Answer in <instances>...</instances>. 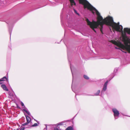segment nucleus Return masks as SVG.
Wrapping results in <instances>:
<instances>
[{
	"mask_svg": "<svg viewBox=\"0 0 130 130\" xmlns=\"http://www.w3.org/2000/svg\"><path fill=\"white\" fill-rule=\"evenodd\" d=\"M70 68H71V72H72V75H73V73H72V66L70 64Z\"/></svg>",
	"mask_w": 130,
	"mask_h": 130,
	"instance_id": "nucleus-16",
	"label": "nucleus"
},
{
	"mask_svg": "<svg viewBox=\"0 0 130 130\" xmlns=\"http://www.w3.org/2000/svg\"><path fill=\"white\" fill-rule=\"evenodd\" d=\"M54 130H59V129L58 128L56 127L54 128Z\"/></svg>",
	"mask_w": 130,
	"mask_h": 130,
	"instance_id": "nucleus-18",
	"label": "nucleus"
},
{
	"mask_svg": "<svg viewBox=\"0 0 130 130\" xmlns=\"http://www.w3.org/2000/svg\"><path fill=\"white\" fill-rule=\"evenodd\" d=\"M84 77L85 79H89V77L86 75H84Z\"/></svg>",
	"mask_w": 130,
	"mask_h": 130,
	"instance_id": "nucleus-11",
	"label": "nucleus"
},
{
	"mask_svg": "<svg viewBox=\"0 0 130 130\" xmlns=\"http://www.w3.org/2000/svg\"><path fill=\"white\" fill-rule=\"evenodd\" d=\"M88 9L91 11L93 14L96 13L97 15L98 22L93 20L92 22H91L88 19H86L88 25L94 31L96 32L94 28H99L103 33V25L105 24L109 27L111 31L112 29L114 32L116 31L121 33V36L118 40H111V42L117 46V47H115L116 48L119 49L121 48L125 51H123L125 53H126L127 51L130 53V29L124 28L123 31V27L121 25H119V22L117 23L114 22L111 17L108 16L103 19L100 13L90 4Z\"/></svg>",
	"mask_w": 130,
	"mask_h": 130,
	"instance_id": "nucleus-1",
	"label": "nucleus"
},
{
	"mask_svg": "<svg viewBox=\"0 0 130 130\" xmlns=\"http://www.w3.org/2000/svg\"><path fill=\"white\" fill-rule=\"evenodd\" d=\"M38 125V124L37 123H35L32 126H36Z\"/></svg>",
	"mask_w": 130,
	"mask_h": 130,
	"instance_id": "nucleus-14",
	"label": "nucleus"
},
{
	"mask_svg": "<svg viewBox=\"0 0 130 130\" xmlns=\"http://www.w3.org/2000/svg\"><path fill=\"white\" fill-rule=\"evenodd\" d=\"M10 37L11 36V32H10Z\"/></svg>",
	"mask_w": 130,
	"mask_h": 130,
	"instance_id": "nucleus-22",
	"label": "nucleus"
},
{
	"mask_svg": "<svg viewBox=\"0 0 130 130\" xmlns=\"http://www.w3.org/2000/svg\"><path fill=\"white\" fill-rule=\"evenodd\" d=\"M46 128L47 129V126L46 127Z\"/></svg>",
	"mask_w": 130,
	"mask_h": 130,
	"instance_id": "nucleus-24",
	"label": "nucleus"
},
{
	"mask_svg": "<svg viewBox=\"0 0 130 130\" xmlns=\"http://www.w3.org/2000/svg\"><path fill=\"white\" fill-rule=\"evenodd\" d=\"M66 130H73V128L71 126H69L66 129Z\"/></svg>",
	"mask_w": 130,
	"mask_h": 130,
	"instance_id": "nucleus-10",
	"label": "nucleus"
},
{
	"mask_svg": "<svg viewBox=\"0 0 130 130\" xmlns=\"http://www.w3.org/2000/svg\"><path fill=\"white\" fill-rule=\"evenodd\" d=\"M34 120H35L36 121L35 119H34Z\"/></svg>",
	"mask_w": 130,
	"mask_h": 130,
	"instance_id": "nucleus-23",
	"label": "nucleus"
},
{
	"mask_svg": "<svg viewBox=\"0 0 130 130\" xmlns=\"http://www.w3.org/2000/svg\"><path fill=\"white\" fill-rule=\"evenodd\" d=\"M1 87L4 90L7 91H8V89L5 85H2Z\"/></svg>",
	"mask_w": 130,
	"mask_h": 130,
	"instance_id": "nucleus-6",
	"label": "nucleus"
},
{
	"mask_svg": "<svg viewBox=\"0 0 130 130\" xmlns=\"http://www.w3.org/2000/svg\"><path fill=\"white\" fill-rule=\"evenodd\" d=\"M25 117L26 118L27 120V122L28 123H29L31 121L30 118L28 116H25Z\"/></svg>",
	"mask_w": 130,
	"mask_h": 130,
	"instance_id": "nucleus-7",
	"label": "nucleus"
},
{
	"mask_svg": "<svg viewBox=\"0 0 130 130\" xmlns=\"http://www.w3.org/2000/svg\"><path fill=\"white\" fill-rule=\"evenodd\" d=\"M100 90H98L97 92L94 94V95L95 96H98L100 93Z\"/></svg>",
	"mask_w": 130,
	"mask_h": 130,
	"instance_id": "nucleus-9",
	"label": "nucleus"
},
{
	"mask_svg": "<svg viewBox=\"0 0 130 130\" xmlns=\"http://www.w3.org/2000/svg\"><path fill=\"white\" fill-rule=\"evenodd\" d=\"M21 104L22 106L24 105V103L22 102H21Z\"/></svg>",
	"mask_w": 130,
	"mask_h": 130,
	"instance_id": "nucleus-19",
	"label": "nucleus"
},
{
	"mask_svg": "<svg viewBox=\"0 0 130 130\" xmlns=\"http://www.w3.org/2000/svg\"><path fill=\"white\" fill-rule=\"evenodd\" d=\"M24 127H22V128L20 130H24Z\"/></svg>",
	"mask_w": 130,
	"mask_h": 130,
	"instance_id": "nucleus-20",
	"label": "nucleus"
},
{
	"mask_svg": "<svg viewBox=\"0 0 130 130\" xmlns=\"http://www.w3.org/2000/svg\"><path fill=\"white\" fill-rule=\"evenodd\" d=\"M58 124V125H61L63 124V123L62 122H60L59 123H58L57 124Z\"/></svg>",
	"mask_w": 130,
	"mask_h": 130,
	"instance_id": "nucleus-15",
	"label": "nucleus"
},
{
	"mask_svg": "<svg viewBox=\"0 0 130 130\" xmlns=\"http://www.w3.org/2000/svg\"><path fill=\"white\" fill-rule=\"evenodd\" d=\"M112 110L115 119H117L120 114L119 111L115 108H113L112 109Z\"/></svg>",
	"mask_w": 130,
	"mask_h": 130,
	"instance_id": "nucleus-3",
	"label": "nucleus"
},
{
	"mask_svg": "<svg viewBox=\"0 0 130 130\" xmlns=\"http://www.w3.org/2000/svg\"><path fill=\"white\" fill-rule=\"evenodd\" d=\"M19 129L18 128H17V129H14L13 130L12 129V130H19Z\"/></svg>",
	"mask_w": 130,
	"mask_h": 130,
	"instance_id": "nucleus-21",
	"label": "nucleus"
},
{
	"mask_svg": "<svg viewBox=\"0 0 130 130\" xmlns=\"http://www.w3.org/2000/svg\"><path fill=\"white\" fill-rule=\"evenodd\" d=\"M73 10L74 11V12L78 15H79V14L77 12V11L74 9H73Z\"/></svg>",
	"mask_w": 130,
	"mask_h": 130,
	"instance_id": "nucleus-12",
	"label": "nucleus"
},
{
	"mask_svg": "<svg viewBox=\"0 0 130 130\" xmlns=\"http://www.w3.org/2000/svg\"><path fill=\"white\" fill-rule=\"evenodd\" d=\"M6 80L7 81L8 80V79L7 78L6 76H4L3 78L0 79V82L4 81Z\"/></svg>",
	"mask_w": 130,
	"mask_h": 130,
	"instance_id": "nucleus-8",
	"label": "nucleus"
},
{
	"mask_svg": "<svg viewBox=\"0 0 130 130\" xmlns=\"http://www.w3.org/2000/svg\"><path fill=\"white\" fill-rule=\"evenodd\" d=\"M28 123L27 122H26V123H24V124H23V125H27L28 124Z\"/></svg>",
	"mask_w": 130,
	"mask_h": 130,
	"instance_id": "nucleus-17",
	"label": "nucleus"
},
{
	"mask_svg": "<svg viewBox=\"0 0 130 130\" xmlns=\"http://www.w3.org/2000/svg\"><path fill=\"white\" fill-rule=\"evenodd\" d=\"M79 3L83 5L84 8L88 9L90 3L86 0H78ZM71 4V5L72 6L73 5H76V4L74 0H69Z\"/></svg>",
	"mask_w": 130,
	"mask_h": 130,
	"instance_id": "nucleus-2",
	"label": "nucleus"
},
{
	"mask_svg": "<svg viewBox=\"0 0 130 130\" xmlns=\"http://www.w3.org/2000/svg\"><path fill=\"white\" fill-rule=\"evenodd\" d=\"M108 83V81H107L104 84L103 86V90L101 91V95L103 94H104V91H105L107 89V86Z\"/></svg>",
	"mask_w": 130,
	"mask_h": 130,
	"instance_id": "nucleus-4",
	"label": "nucleus"
},
{
	"mask_svg": "<svg viewBox=\"0 0 130 130\" xmlns=\"http://www.w3.org/2000/svg\"><path fill=\"white\" fill-rule=\"evenodd\" d=\"M23 108H24L23 110L25 111L28 115L30 116V112L27 111V108H26L25 106L24 105V106H23Z\"/></svg>",
	"mask_w": 130,
	"mask_h": 130,
	"instance_id": "nucleus-5",
	"label": "nucleus"
},
{
	"mask_svg": "<svg viewBox=\"0 0 130 130\" xmlns=\"http://www.w3.org/2000/svg\"><path fill=\"white\" fill-rule=\"evenodd\" d=\"M118 69V68H116L115 69L114 71V73H116Z\"/></svg>",
	"mask_w": 130,
	"mask_h": 130,
	"instance_id": "nucleus-13",
	"label": "nucleus"
}]
</instances>
